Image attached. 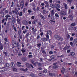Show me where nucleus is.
Returning a JSON list of instances; mask_svg holds the SVG:
<instances>
[{"label":"nucleus","instance_id":"1","mask_svg":"<svg viewBox=\"0 0 77 77\" xmlns=\"http://www.w3.org/2000/svg\"><path fill=\"white\" fill-rule=\"evenodd\" d=\"M54 37H55V38H56V39H57L58 40L60 39V38H61V37H60L57 35H55L54 36Z\"/></svg>","mask_w":77,"mask_h":77},{"label":"nucleus","instance_id":"2","mask_svg":"<svg viewBox=\"0 0 77 77\" xmlns=\"http://www.w3.org/2000/svg\"><path fill=\"white\" fill-rule=\"evenodd\" d=\"M59 14L60 15H65L66 13L65 11H62L60 13H59Z\"/></svg>","mask_w":77,"mask_h":77},{"label":"nucleus","instance_id":"3","mask_svg":"<svg viewBox=\"0 0 77 77\" xmlns=\"http://www.w3.org/2000/svg\"><path fill=\"white\" fill-rule=\"evenodd\" d=\"M12 44L15 46V47H17V42L15 41H13L12 42Z\"/></svg>","mask_w":77,"mask_h":77},{"label":"nucleus","instance_id":"4","mask_svg":"<svg viewBox=\"0 0 77 77\" xmlns=\"http://www.w3.org/2000/svg\"><path fill=\"white\" fill-rule=\"evenodd\" d=\"M20 70H21V71H28V69H27V68H26V69H24L23 68H20Z\"/></svg>","mask_w":77,"mask_h":77},{"label":"nucleus","instance_id":"5","mask_svg":"<svg viewBox=\"0 0 77 77\" xmlns=\"http://www.w3.org/2000/svg\"><path fill=\"white\" fill-rule=\"evenodd\" d=\"M20 6L21 8H23L24 7V2L21 1L20 4Z\"/></svg>","mask_w":77,"mask_h":77},{"label":"nucleus","instance_id":"6","mask_svg":"<svg viewBox=\"0 0 77 77\" xmlns=\"http://www.w3.org/2000/svg\"><path fill=\"white\" fill-rule=\"evenodd\" d=\"M23 24H24V25H27V24H28V23L27 22V21L26 20L23 21Z\"/></svg>","mask_w":77,"mask_h":77},{"label":"nucleus","instance_id":"7","mask_svg":"<svg viewBox=\"0 0 77 77\" xmlns=\"http://www.w3.org/2000/svg\"><path fill=\"white\" fill-rule=\"evenodd\" d=\"M21 51L22 53H25V52L26 51V49L23 48H22Z\"/></svg>","mask_w":77,"mask_h":77},{"label":"nucleus","instance_id":"8","mask_svg":"<svg viewBox=\"0 0 77 77\" xmlns=\"http://www.w3.org/2000/svg\"><path fill=\"white\" fill-rule=\"evenodd\" d=\"M61 72L62 74H64V72H65V69L64 68H62Z\"/></svg>","mask_w":77,"mask_h":77},{"label":"nucleus","instance_id":"9","mask_svg":"<svg viewBox=\"0 0 77 77\" xmlns=\"http://www.w3.org/2000/svg\"><path fill=\"white\" fill-rule=\"evenodd\" d=\"M26 66L27 68H30V66H29V64L28 63H26Z\"/></svg>","mask_w":77,"mask_h":77},{"label":"nucleus","instance_id":"10","mask_svg":"<svg viewBox=\"0 0 77 77\" xmlns=\"http://www.w3.org/2000/svg\"><path fill=\"white\" fill-rule=\"evenodd\" d=\"M17 23L18 24H21V21L19 19H17Z\"/></svg>","mask_w":77,"mask_h":77},{"label":"nucleus","instance_id":"11","mask_svg":"<svg viewBox=\"0 0 77 77\" xmlns=\"http://www.w3.org/2000/svg\"><path fill=\"white\" fill-rule=\"evenodd\" d=\"M15 13L17 15H18L19 14V13L17 9L15 10Z\"/></svg>","mask_w":77,"mask_h":77},{"label":"nucleus","instance_id":"12","mask_svg":"<svg viewBox=\"0 0 77 77\" xmlns=\"http://www.w3.org/2000/svg\"><path fill=\"white\" fill-rule=\"evenodd\" d=\"M17 66H19V67L20 66H21V63H20V62H17Z\"/></svg>","mask_w":77,"mask_h":77},{"label":"nucleus","instance_id":"13","mask_svg":"<svg viewBox=\"0 0 77 77\" xmlns=\"http://www.w3.org/2000/svg\"><path fill=\"white\" fill-rule=\"evenodd\" d=\"M50 6L52 8H54V4H51L50 5Z\"/></svg>","mask_w":77,"mask_h":77},{"label":"nucleus","instance_id":"14","mask_svg":"<svg viewBox=\"0 0 77 77\" xmlns=\"http://www.w3.org/2000/svg\"><path fill=\"white\" fill-rule=\"evenodd\" d=\"M48 34V33L49 35H51V31L50 30H48L47 31Z\"/></svg>","mask_w":77,"mask_h":77},{"label":"nucleus","instance_id":"15","mask_svg":"<svg viewBox=\"0 0 77 77\" xmlns=\"http://www.w3.org/2000/svg\"><path fill=\"white\" fill-rule=\"evenodd\" d=\"M54 10H53L51 11V15H54Z\"/></svg>","mask_w":77,"mask_h":77},{"label":"nucleus","instance_id":"16","mask_svg":"<svg viewBox=\"0 0 77 77\" xmlns=\"http://www.w3.org/2000/svg\"><path fill=\"white\" fill-rule=\"evenodd\" d=\"M15 66V64H14V63H11V67H14Z\"/></svg>","mask_w":77,"mask_h":77},{"label":"nucleus","instance_id":"17","mask_svg":"<svg viewBox=\"0 0 77 77\" xmlns=\"http://www.w3.org/2000/svg\"><path fill=\"white\" fill-rule=\"evenodd\" d=\"M41 40H42L43 41H47V39L46 38H41Z\"/></svg>","mask_w":77,"mask_h":77},{"label":"nucleus","instance_id":"18","mask_svg":"<svg viewBox=\"0 0 77 77\" xmlns=\"http://www.w3.org/2000/svg\"><path fill=\"white\" fill-rule=\"evenodd\" d=\"M70 54L71 56H74L75 55V53L74 52H70Z\"/></svg>","mask_w":77,"mask_h":77},{"label":"nucleus","instance_id":"19","mask_svg":"<svg viewBox=\"0 0 77 77\" xmlns=\"http://www.w3.org/2000/svg\"><path fill=\"white\" fill-rule=\"evenodd\" d=\"M28 12L29 13V14L30 15V14L31 13H32V11L31 10H28Z\"/></svg>","mask_w":77,"mask_h":77},{"label":"nucleus","instance_id":"20","mask_svg":"<svg viewBox=\"0 0 77 77\" xmlns=\"http://www.w3.org/2000/svg\"><path fill=\"white\" fill-rule=\"evenodd\" d=\"M68 18H70V19H71V20H72L73 18L72 16V15H69L68 17Z\"/></svg>","mask_w":77,"mask_h":77},{"label":"nucleus","instance_id":"21","mask_svg":"<svg viewBox=\"0 0 77 77\" xmlns=\"http://www.w3.org/2000/svg\"><path fill=\"white\" fill-rule=\"evenodd\" d=\"M22 15H23V13L21 11L19 13V16L20 17H21Z\"/></svg>","mask_w":77,"mask_h":77},{"label":"nucleus","instance_id":"22","mask_svg":"<svg viewBox=\"0 0 77 77\" xmlns=\"http://www.w3.org/2000/svg\"><path fill=\"white\" fill-rule=\"evenodd\" d=\"M50 58H51V59H54V56L53 55L51 56H50Z\"/></svg>","mask_w":77,"mask_h":77},{"label":"nucleus","instance_id":"23","mask_svg":"<svg viewBox=\"0 0 77 77\" xmlns=\"http://www.w3.org/2000/svg\"><path fill=\"white\" fill-rule=\"evenodd\" d=\"M49 76H54V74H53L51 73H49Z\"/></svg>","mask_w":77,"mask_h":77},{"label":"nucleus","instance_id":"24","mask_svg":"<svg viewBox=\"0 0 77 77\" xmlns=\"http://www.w3.org/2000/svg\"><path fill=\"white\" fill-rule=\"evenodd\" d=\"M40 17H41L42 19V20H45V17L42 15L40 16Z\"/></svg>","mask_w":77,"mask_h":77},{"label":"nucleus","instance_id":"25","mask_svg":"<svg viewBox=\"0 0 77 77\" xmlns=\"http://www.w3.org/2000/svg\"><path fill=\"white\" fill-rule=\"evenodd\" d=\"M41 43H39L37 44V47H38L39 48V47H41Z\"/></svg>","mask_w":77,"mask_h":77},{"label":"nucleus","instance_id":"26","mask_svg":"<svg viewBox=\"0 0 77 77\" xmlns=\"http://www.w3.org/2000/svg\"><path fill=\"white\" fill-rule=\"evenodd\" d=\"M64 6L65 7V9H67V5L66 4H65L64 5Z\"/></svg>","mask_w":77,"mask_h":77},{"label":"nucleus","instance_id":"27","mask_svg":"<svg viewBox=\"0 0 77 77\" xmlns=\"http://www.w3.org/2000/svg\"><path fill=\"white\" fill-rule=\"evenodd\" d=\"M74 43L75 44H76L77 43V38L75 39L74 40Z\"/></svg>","mask_w":77,"mask_h":77},{"label":"nucleus","instance_id":"28","mask_svg":"<svg viewBox=\"0 0 77 77\" xmlns=\"http://www.w3.org/2000/svg\"><path fill=\"white\" fill-rule=\"evenodd\" d=\"M34 65L35 66H36L38 65V62H36L35 63H34Z\"/></svg>","mask_w":77,"mask_h":77},{"label":"nucleus","instance_id":"29","mask_svg":"<svg viewBox=\"0 0 77 77\" xmlns=\"http://www.w3.org/2000/svg\"><path fill=\"white\" fill-rule=\"evenodd\" d=\"M51 19H52V20H54V17L53 15L51 16Z\"/></svg>","mask_w":77,"mask_h":77},{"label":"nucleus","instance_id":"30","mask_svg":"<svg viewBox=\"0 0 77 77\" xmlns=\"http://www.w3.org/2000/svg\"><path fill=\"white\" fill-rule=\"evenodd\" d=\"M55 17H57V18H58L59 17V15H58V14H57L56 13L55 14Z\"/></svg>","mask_w":77,"mask_h":77},{"label":"nucleus","instance_id":"31","mask_svg":"<svg viewBox=\"0 0 77 77\" xmlns=\"http://www.w3.org/2000/svg\"><path fill=\"white\" fill-rule=\"evenodd\" d=\"M13 70L14 71H17V69L15 68H14L13 69Z\"/></svg>","mask_w":77,"mask_h":77},{"label":"nucleus","instance_id":"32","mask_svg":"<svg viewBox=\"0 0 77 77\" xmlns=\"http://www.w3.org/2000/svg\"><path fill=\"white\" fill-rule=\"evenodd\" d=\"M42 53L45 54H46V53H46V52H45V51L44 50L42 51Z\"/></svg>","mask_w":77,"mask_h":77},{"label":"nucleus","instance_id":"33","mask_svg":"<svg viewBox=\"0 0 77 77\" xmlns=\"http://www.w3.org/2000/svg\"><path fill=\"white\" fill-rule=\"evenodd\" d=\"M23 33H24V34H25L26 33H27V30H26V29L25 30H24L23 32Z\"/></svg>","mask_w":77,"mask_h":77},{"label":"nucleus","instance_id":"34","mask_svg":"<svg viewBox=\"0 0 77 77\" xmlns=\"http://www.w3.org/2000/svg\"><path fill=\"white\" fill-rule=\"evenodd\" d=\"M27 10V8H25L24 9H23V11L24 12H25Z\"/></svg>","mask_w":77,"mask_h":77},{"label":"nucleus","instance_id":"35","mask_svg":"<svg viewBox=\"0 0 77 77\" xmlns=\"http://www.w3.org/2000/svg\"><path fill=\"white\" fill-rule=\"evenodd\" d=\"M75 26V23H72L71 24L72 26Z\"/></svg>","mask_w":77,"mask_h":77},{"label":"nucleus","instance_id":"36","mask_svg":"<svg viewBox=\"0 0 77 77\" xmlns=\"http://www.w3.org/2000/svg\"><path fill=\"white\" fill-rule=\"evenodd\" d=\"M8 18L9 17H11V16L9 15H8V14H7L5 16Z\"/></svg>","mask_w":77,"mask_h":77},{"label":"nucleus","instance_id":"37","mask_svg":"<svg viewBox=\"0 0 77 77\" xmlns=\"http://www.w3.org/2000/svg\"><path fill=\"white\" fill-rule=\"evenodd\" d=\"M46 37L48 39H49V35H48V33H47V34L46 35Z\"/></svg>","mask_w":77,"mask_h":77},{"label":"nucleus","instance_id":"38","mask_svg":"<svg viewBox=\"0 0 77 77\" xmlns=\"http://www.w3.org/2000/svg\"><path fill=\"white\" fill-rule=\"evenodd\" d=\"M28 57H29V59H30V58L32 57V55H28Z\"/></svg>","mask_w":77,"mask_h":77},{"label":"nucleus","instance_id":"39","mask_svg":"<svg viewBox=\"0 0 77 77\" xmlns=\"http://www.w3.org/2000/svg\"><path fill=\"white\" fill-rule=\"evenodd\" d=\"M53 68H57V66H54L53 67Z\"/></svg>","mask_w":77,"mask_h":77},{"label":"nucleus","instance_id":"40","mask_svg":"<svg viewBox=\"0 0 77 77\" xmlns=\"http://www.w3.org/2000/svg\"><path fill=\"white\" fill-rule=\"evenodd\" d=\"M57 8H60V5H59L57 4Z\"/></svg>","mask_w":77,"mask_h":77},{"label":"nucleus","instance_id":"41","mask_svg":"<svg viewBox=\"0 0 77 77\" xmlns=\"http://www.w3.org/2000/svg\"><path fill=\"white\" fill-rule=\"evenodd\" d=\"M31 19L32 20H33L35 19V16H32L31 17Z\"/></svg>","mask_w":77,"mask_h":77},{"label":"nucleus","instance_id":"42","mask_svg":"<svg viewBox=\"0 0 77 77\" xmlns=\"http://www.w3.org/2000/svg\"><path fill=\"white\" fill-rule=\"evenodd\" d=\"M5 20L6 21H7L8 20V17H7L5 16Z\"/></svg>","mask_w":77,"mask_h":77},{"label":"nucleus","instance_id":"43","mask_svg":"<svg viewBox=\"0 0 77 77\" xmlns=\"http://www.w3.org/2000/svg\"><path fill=\"white\" fill-rule=\"evenodd\" d=\"M6 65L7 67H9V64L8 63H7L6 64Z\"/></svg>","mask_w":77,"mask_h":77},{"label":"nucleus","instance_id":"44","mask_svg":"<svg viewBox=\"0 0 77 77\" xmlns=\"http://www.w3.org/2000/svg\"><path fill=\"white\" fill-rule=\"evenodd\" d=\"M43 12L44 14H47V12L45 10H44L43 11Z\"/></svg>","mask_w":77,"mask_h":77},{"label":"nucleus","instance_id":"45","mask_svg":"<svg viewBox=\"0 0 77 77\" xmlns=\"http://www.w3.org/2000/svg\"><path fill=\"white\" fill-rule=\"evenodd\" d=\"M30 75H31V76H32V77H34L35 76V75L32 73L30 74Z\"/></svg>","mask_w":77,"mask_h":77},{"label":"nucleus","instance_id":"46","mask_svg":"<svg viewBox=\"0 0 77 77\" xmlns=\"http://www.w3.org/2000/svg\"><path fill=\"white\" fill-rule=\"evenodd\" d=\"M0 48L1 50H2V49H3V46H1L0 47Z\"/></svg>","mask_w":77,"mask_h":77},{"label":"nucleus","instance_id":"47","mask_svg":"<svg viewBox=\"0 0 77 77\" xmlns=\"http://www.w3.org/2000/svg\"><path fill=\"white\" fill-rule=\"evenodd\" d=\"M14 29L15 31H16V32H17V28L15 26L14 27Z\"/></svg>","mask_w":77,"mask_h":77},{"label":"nucleus","instance_id":"48","mask_svg":"<svg viewBox=\"0 0 77 77\" xmlns=\"http://www.w3.org/2000/svg\"><path fill=\"white\" fill-rule=\"evenodd\" d=\"M72 35V36H75V33H72V35Z\"/></svg>","mask_w":77,"mask_h":77},{"label":"nucleus","instance_id":"49","mask_svg":"<svg viewBox=\"0 0 77 77\" xmlns=\"http://www.w3.org/2000/svg\"><path fill=\"white\" fill-rule=\"evenodd\" d=\"M31 62L32 63V64L33 65H34V64H35V63H34V60H32L31 61Z\"/></svg>","mask_w":77,"mask_h":77},{"label":"nucleus","instance_id":"50","mask_svg":"<svg viewBox=\"0 0 77 77\" xmlns=\"http://www.w3.org/2000/svg\"><path fill=\"white\" fill-rule=\"evenodd\" d=\"M25 27V26H22V30H24V28Z\"/></svg>","mask_w":77,"mask_h":77},{"label":"nucleus","instance_id":"51","mask_svg":"<svg viewBox=\"0 0 77 77\" xmlns=\"http://www.w3.org/2000/svg\"><path fill=\"white\" fill-rule=\"evenodd\" d=\"M11 4H12V5H11V7H13L14 6V2H12Z\"/></svg>","mask_w":77,"mask_h":77},{"label":"nucleus","instance_id":"52","mask_svg":"<svg viewBox=\"0 0 77 77\" xmlns=\"http://www.w3.org/2000/svg\"><path fill=\"white\" fill-rule=\"evenodd\" d=\"M67 65H72V63H66Z\"/></svg>","mask_w":77,"mask_h":77},{"label":"nucleus","instance_id":"53","mask_svg":"<svg viewBox=\"0 0 77 77\" xmlns=\"http://www.w3.org/2000/svg\"><path fill=\"white\" fill-rule=\"evenodd\" d=\"M70 44L72 46V45H73V43H72V42H70Z\"/></svg>","mask_w":77,"mask_h":77},{"label":"nucleus","instance_id":"54","mask_svg":"<svg viewBox=\"0 0 77 77\" xmlns=\"http://www.w3.org/2000/svg\"><path fill=\"white\" fill-rule=\"evenodd\" d=\"M38 25H39V26H41V22H39L38 23Z\"/></svg>","mask_w":77,"mask_h":77},{"label":"nucleus","instance_id":"55","mask_svg":"<svg viewBox=\"0 0 77 77\" xmlns=\"http://www.w3.org/2000/svg\"><path fill=\"white\" fill-rule=\"evenodd\" d=\"M44 73H46L47 72V70H44L43 71Z\"/></svg>","mask_w":77,"mask_h":77},{"label":"nucleus","instance_id":"56","mask_svg":"<svg viewBox=\"0 0 77 77\" xmlns=\"http://www.w3.org/2000/svg\"><path fill=\"white\" fill-rule=\"evenodd\" d=\"M70 39L71 41H73V38H72V37H71L70 38Z\"/></svg>","mask_w":77,"mask_h":77},{"label":"nucleus","instance_id":"57","mask_svg":"<svg viewBox=\"0 0 77 77\" xmlns=\"http://www.w3.org/2000/svg\"><path fill=\"white\" fill-rule=\"evenodd\" d=\"M38 69H39V70H42V68L41 67L38 68Z\"/></svg>","mask_w":77,"mask_h":77},{"label":"nucleus","instance_id":"58","mask_svg":"<svg viewBox=\"0 0 77 77\" xmlns=\"http://www.w3.org/2000/svg\"><path fill=\"white\" fill-rule=\"evenodd\" d=\"M40 38V36H39V35H38L37 37V39H38Z\"/></svg>","mask_w":77,"mask_h":77},{"label":"nucleus","instance_id":"59","mask_svg":"<svg viewBox=\"0 0 77 77\" xmlns=\"http://www.w3.org/2000/svg\"><path fill=\"white\" fill-rule=\"evenodd\" d=\"M66 49H67V47H64L63 48V49L64 50H66Z\"/></svg>","mask_w":77,"mask_h":77},{"label":"nucleus","instance_id":"60","mask_svg":"<svg viewBox=\"0 0 77 77\" xmlns=\"http://www.w3.org/2000/svg\"><path fill=\"white\" fill-rule=\"evenodd\" d=\"M39 75L40 76L41 75H42V73H39Z\"/></svg>","mask_w":77,"mask_h":77},{"label":"nucleus","instance_id":"61","mask_svg":"<svg viewBox=\"0 0 77 77\" xmlns=\"http://www.w3.org/2000/svg\"><path fill=\"white\" fill-rule=\"evenodd\" d=\"M70 51H71V50L70 49L68 50L67 51V53H69V52H70Z\"/></svg>","mask_w":77,"mask_h":77},{"label":"nucleus","instance_id":"62","mask_svg":"<svg viewBox=\"0 0 77 77\" xmlns=\"http://www.w3.org/2000/svg\"><path fill=\"white\" fill-rule=\"evenodd\" d=\"M41 6H44V3H42L41 4Z\"/></svg>","mask_w":77,"mask_h":77},{"label":"nucleus","instance_id":"63","mask_svg":"<svg viewBox=\"0 0 77 77\" xmlns=\"http://www.w3.org/2000/svg\"><path fill=\"white\" fill-rule=\"evenodd\" d=\"M5 12L6 14H8V11L7 10H5Z\"/></svg>","mask_w":77,"mask_h":77},{"label":"nucleus","instance_id":"64","mask_svg":"<svg viewBox=\"0 0 77 77\" xmlns=\"http://www.w3.org/2000/svg\"><path fill=\"white\" fill-rule=\"evenodd\" d=\"M18 56H21V55H22V54L20 53L18 54Z\"/></svg>","mask_w":77,"mask_h":77}]
</instances>
